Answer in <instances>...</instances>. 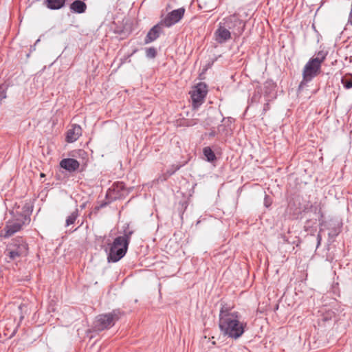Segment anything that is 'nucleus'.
<instances>
[{
	"label": "nucleus",
	"mask_w": 352,
	"mask_h": 352,
	"mask_svg": "<svg viewBox=\"0 0 352 352\" xmlns=\"http://www.w3.org/2000/svg\"><path fill=\"white\" fill-rule=\"evenodd\" d=\"M219 311V327L223 335L236 340L242 336L247 322L241 321V314L227 304H222Z\"/></svg>",
	"instance_id": "obj_1"
},
{
	"label": "nucleus",
	"mask_w": 352,
	"mask_h": 352,
	"mask_svg": "<svg viewBox=\"0 0 352 352\" xmlns=\"http://www.w3.org/2000/svg\"><path fill=\"white\" fill-rule=\"evenodd\" d=\"M133 234V231L127 226L123 235L116 237L113 243L109 242L107 246H103L109 262H118L125 256Z\"/></svg>",
	"instance_id": "obj_2"
},
{
	"label": "nucleus",
	"mask_w": 352,
	"mask_h": 352,
	"mask_svg": "<svg viewBox=\"0 0 352 352\" xmlns=\"http://www.w3.org/2000/svg\"><path fill=\"white\" fill-rule=\"evenodd\" d=\"M30 218L26 214L20 213L16 219L8 220L1 232V236L8 238L20 231L25 223H28Z\"/></svg>",
	"instance_id": "obj_3"
},
{
	"label": "nucleus",
	"mask_w": 352,
	"mask_h": 352,
	"mask_svg": "<svg viewBox=\"0 0 352 352\" xmlns=\"http://www.w3.org/2000/svg\"><path fill=\"white\" fill-rule=\"evenodd\" d=\"M122 312L120 309H113L111 312L100 314L97 316L95 327L98 331L110 329L121 318Z\"/></svg>",
	"instance_id": "obj_4"
},
{
	"label": "nucleus",
	"mask_w": 352,
	"mask_h": 352,
	"mask_svg": "<svg viewBox=\"0 0 352 352\" xmlns=\"http://www.w3.org/2000/svg\"><path fill=\"white\" fill-rule=\"evenodd\" d=\"M221 22L232 33L234 38H239L244 32L245 23L240 19L238 14L226 16Z\"/></svg>",
	"instance_id": "obj_5"
},
{
	"label": "nucleus",
	"mask_w": 352,
	"mask_h": 352,
	"mask_svg": "<svg viewBox=\"0 0 352 352\" xmlns=\"http://www.w3.org/2000/svg\"><path fill=\"white\" fill-rule=\"evenodd\" d=\"M208 94V86L205 82H199L189 92L193 109H198L204 102Z\"/></svg>",
	"instance_id": "obj_6"
},
{
	"label": "nucleus",
	"mask_w": 352,
	"mask_h": 352,
	"mask_svg": "<svg viewBox=\"0 0 352 352\" xmlns=\"http://www.w3.org/2000/svg\"><path fill=\"white\" fill-rule=\"evenodd\" d=\"M128 195V190L122 182H117L109 188L106 197L110 201H115L125 197Z\"/></svg>",
	"instance_id": "obj_7"
},
{
	"label": "nucleus",
	"mask_w": 352,
	"mask_h": 352,
	"mask_svg": "<svg viewBox=\"0 0 352 352\" xmlns=\"http://www.w3.org/2000/svg\"><path fill=\"white\" fill-rule=\"evenodd\" d=\"M321 72V65L317 64L311 58L305 64L302 70V82H308L319 75Z\"/></svg>",
	"instance_id": "obj_8"
},
{
	"label": "nucleus",
	"mask_w": 352,
	"mask_h": 352,
	"mask_svg": "<svg viewBox=\"0 0 352 352\" xmlns=\"http://www.w3.org/2000/svg\"><path fill=\"white\" fill-rule=\"evenodd\" d=\"M185 12L186 9L183 7L174 10L169 12L166 16L160 21L165 27L170 28L181 21L184 16Z\"/></svg>",
	"instance_id": "obj_9"
},
{
	"label": "nucleus",
	"mask_w": 352,
	"mask_h": 352,
	"mask_svg": "<svg viewBox=\"0 0 352 352\" xmlns=\"http://www.w3.org/2000/svg\"><path fill=\"white\" fill-rule=\"evenodd\" d=\"M214 35L215 41L219 44H223L232 38V33L220 22Z\"/></svg>",
	"instance_id": "obj_10"
},
{
	"label": "nucleus",
	"mask_w": 352,
	"mask_h": 352,
	"mask_svg": "<svg viewBox=\"0 0 352 352\" xmlns=\"http://www.w3.org/2000/svg\"><path fill=\"white\" fill-rule=\"evenodd\" d=\"M11 249L19 252L20 256H25L28 254V244L24 241L22 237L14 239L8 244Z\"/></svg>",
	"instance_id": "obj_11"
},
{
	"label": "nucleus",
	"mask_w": 352,
	"mask_h": 352,
	"mask_svg": "<svg viewBox=\"0 0 352 352\" xmlns=\"http://www.w3.org/2000/svg\"><path fill=\"white\" fill-rule=\"evenodd\" d=\"M164 27L165 26L161 21H160L157 24L154 25L147 33L146 38L144 39V43L146 44H148L153 42L157 38H158L163 32Z\"/></svg>",
	"instance_id": "obj_12"
},
{
	"label": "nucleus",
	"mask_w": 352,
	"mask_h": 352,
	"mask_svg": "<svg viewBox=\"0 0 352 352\" xmlns=\"http://www.w3.org/2000/svg\"><path fill=\"white\" fill-rule=\"evenodd\" d=\"M82 135V129L78 124H73L72 128L67 131L66 141L74 142Z\"/></svg>",
	"instance_id": "obj_13"
},
{
	"label": "nucleus",
	"mask_w": 352,
	"mask_h": 352,
	"mask_svg": "<svg viewBox=\"0 0 352 352\" xmlns=\"http://www.w3.org/2000/svg\"><path fill=\"white\" fill-rule=\"evenodd\" d=\"M60 166L69 172H74L78 169L79 162L73 158H65L60 161Z\"/></svg>",
	"instance_id": "obj_14"
},
{
	"label": "nucleus",
	"mask_w": 352,
	"mask_h": 352,
	"mask_svg": "<svg viewBox=\"0 0 352 352\" xmlns=\"http://www.w3.org/2000/svg\"><path fill=\"white\" fill-rule=\"evenodd\" d=\"M70 10L74 13L82 14L87 10V5L81 0H75L70 4Z\"/></svg>",
	"instance_id": "obj_15"
},
{
	"label": "nucleus",
	"mask_w": 352,
	"mask_h": 352,
	"mask_svg": "<svg viewBox=\"0 0 352 352\" xmlns=\"http://www.w3.org/2000/svg\"><path fill=\"white\" fill-rule=\"evenodd\" d=\"M66 0H45L46 7L50 10H58L65 6Z\"/></svg>",
	"instance_id": "obj_16"
},
{
	"label": "nucleus",
	"mask_w": 352,
	"mask_h": 352,
	"mask_svg": "<svg viewBox=\"0 0 352 352\" xmlns=\"http://www.w3.org/2000/svg\"><path fill=\"white\" fill-rule=\"evenodd\" d=\"M4 254L6 255L5 260L7 263H10L11 261H15L17 258L22 257L19 254V252L14 251L13 249H11L8 245L4 252Z\"/></svg>",
	"instance_id": "obj_17"
},
{
	"label": "nucleus",
	"mask_w": 352,
	"mask_h": 352,
	"mask_svg": "<svg viewBox=\"0 0 352 352\" xmlns=\"http://www.w3.org/2000/svg\"><path fill=\"white\" fill-rule=\"evenodd\" d=\"M328 51L322 50L316 52L315 57H312L311 59L316 62L317 64L321 65L324 60L326 59Z\"/></svg>",
	"instance_id": "obj_18"
},
{
	"label": "nucleus",
	"mask_w": 352,
	"mask_h": 352,
	"mask_svg": "<svg viewBox=\"0 0 352 352\" xmlns=\"http://www.w3.org/2000/svg\"><path fill=\"white\" fill-rule=\"evenodd\" d=\"M341 83L346 89L352 88V74L347 73L341 78Z\"/></svg>",
	"instance_id": "obj_19"
},
{
	"label": "nucleus",
	"mask_w": 352,
	"mask_h": 352,
	"mask_svg": "<svg viewBox=\"0 0 352 352\" xmlns=\"http://www.w3.org/2000/svg\"><path fill=\"white\" fill-rule=\"evenodd\" d=\"M203 153L204 156L206 157V160L209 162H212L216 160V156L213 151L210 147L206 146L203 149Z\"/></svg>",
	"instance_id": "obj_20"
},
{
	"label": "nucleus",
	"mask_w": 352,
	"mask_h": 352,
	"mask_svg": "<svg viewBox=\"0 0 352 352\" xmlns=\"http://www.w3.org/2000/svg\"><path fill=\"white\" fill-rule=\"evenodd\" d=\"M78 217V210L76 209L74 212H72L69 216L67 217L66 219V226H69L73 223H74L77 217Z\"/></svg>",
	"instance_id": "obj_21"
},
{
	"label": "nucleus",
	"mask_w": 352,
	"mask_h": 352,
	"mask_svg": "<svg viewBox=\"0 0 352 352\" xmlns=\"http://www.w3.org/2000/svg\"><path fill=\"white\" fill-rule=\"evenodd\" d=\"M199 6L202 8L206 9V11H207V12L213 10L217 7V6L215 4L204 2V1L201 2V3L199 4Z\"/></svg>",
	"instance_id": "obj_22"
},
{
	"label": "nucleus",
	"mask_w": 352,
	"mask_h": 352,
	"mask_svg": "<svg viewBox=\"0 0 352 352\" xmlns=\"http://www.w3.org/2000/svg\"><path fill=\"white\" fill-rule=\"evenodd\" d=\"M146 56L149 58H154L157 56V50L155 47H148L146 50Z\"/></svg>",
	"instance_id": "obj_23"
},
{
	"label": "nucleus",
	"mask_w": 352,
	"mask_h": 352,
	"mask_svg": "<svg viewBox=\"0 0 352 352\" xmlns=\"http://www.w3.org/2000/svg\"><path fill=\"white\" fill-rule=\"evenodd\" d=\"M6 98V87L3 85H0V104L2 100Z\"/></svg>",
	"instance_id": "obj_24"
},
{
	"label": "nucleus",
	"mask_w": 352,
	"mask_h": 352,
	"mask_svg": "<svg viewBox=\"0 0 352 352\" xmlns=\"http://www.w3.org/2000/svg\"><path fill=\"white\" fill-rule=\"evenodd\" d=\"M322 229H320V230L317 234V246H316L317 248L320 245V243H321V241H322L321 232H322Z\"/></svg>",
	"instance_id": "obj_25"
},
{
	"label": "nucleus",
	"mask_w": 352,
	"mask_h": 352,
	"mask_svg": "<svg viewBox=\"0 0 352 352\" xmlns=\"http://www.w3.org/2000/svg\"><path fill=\"white\" fill-rule=\"evenodd\" d=\"M311 209H314V212H316V211L318 210V213L320 214V217L322 218L323 217V214L321 212V208L317 206H311Z\"/></svg>",
	"instance_id": "obj_26"
},
{
	"label": "nucleus",
	"mask_w": 352,
	"mask_h": 352,
	"mask_svg": "<svg viewBox=\"0 0 352 352\" xmlns=\"http://www.w3.org/2000/svg\"><path fill=\"white\" fill-rule=\"evenodd\" d=\"M265 206L268 208L271 205V201L269 200V197L267 196H265Z\"/></svg>",
	"instance_id": "obj_27"
},
{
	"label": "nucleus",
	"mask_w": 352,
	"mask_h": 352,
	"mask_svg": "<svg viewBox=\"0 0 352 352\" xmlns=\"http://www.w3.org/2000/svg\"><path fill=\"white\" fill-rule=\"evenodd\" d=\"M179 168H180V166H176L175 167H174V166H173V169L171 171L168 170V173H169L170 175H172V174H173L176 170H179Z\"/></svg>",
	"instance_id": "obj_28"
},
{
	"label": "nucleus",
	"mask_w": 352,
	"mask_h": 352,
	"mask_svg": "<svg viewBox=\"0 0 352 352\" xmlns=\"http://www.w3.org/2000/svg\"><path fill=\"white\" fill-rule=\"evenodd\" d=\"M269 109V104L268 103H266L264 105V108H263V111H267Z\"/></svg>",
	"instance_id": "obj_29"
},
{
	"label": "nucleus",
	"mask_w": 352,
	"mask_h": 352,
	"mask_svg": "<svg viewBox=\"0 0 352 352\" xmlns=\"http://www.w3.org/2000/svg\"><path fill=\"white\" fill-rule=\"evenodd\" d=\"M214 135H215V133L214 132H212V133H210V136H214Z\"/></svg>",
	"instance_id": "obj_30"
},
{
	"label": "nucleus",
	"mask_w": 352,
	"mask_h": 352,
	"mask_svg": "<svg viewBox=\"0 0 352 352\" xmlns=\"http://www.w3.org/2000/svg\"><path fill=\"white\" fill-rule=\"evenodd\" d=\"M44 175H44L43 173H41V177H44Z\"/></svg>",
	"instance_id": "obj_31"
}]
</instances>
